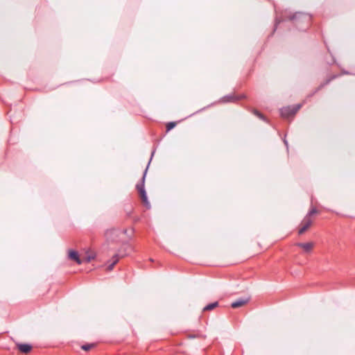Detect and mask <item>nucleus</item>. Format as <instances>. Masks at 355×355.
I'll return each mask as SVG.
<instances>
[{"label": "nucleus", "instance_id": "obj_19", "mask_svg": "<svg viewBox=\"0 0 355 355\" xmlns=\"http://www.w3.org/2000/svg\"><path fill=\"white\" fill-rule=\"evenodd\" d=\"M94 256H87L85 258L86 262H89L92 259H94Z\"/></svg>", "mask_w": 355, "mask_h": 355}, {"label": "nucleus", "instance_id": "obj_12", "mask_svg": "<svg viewBox=\"0 0 355 355\" xmlns=\"http://www.w3.org/2000/svg\"><path fill=\"white\" fill-rule=\"evenodd\" d=\"M296 245H297V246L302 248L304 250V251L306 253L310 252L313 247V243L311 242L297 243Z\"/></svg>", "mask_w": 355, "mask_h": 355}, {"label": "nucleus", "instance_id": "obj_4", "mask_svg": "<svg viewBox=\"0 0 355 355\" xmlns=\"http://www.w3.org/2000/svg\"><path fill=\"white\" fill-rule=\"evenodd\" d=\"M301 104H296L293 106H287L279 110L280 115L284 118H289L294 116L301 108Z\"/></svg>", "mask_w": 355, "mask_h": 355}, {"label": "nucleus", "instance_id": "obj_1", "mask_svg": "<svg viewBox=\"0 0 355 355\" xmlns=\"http://www.w3.org/2000/svg\"><path fill=\"white\" fill-rule=\"evenodd\" d=\"M287 19L292 21L296 28L301 31H306L311 25L312 16L308 13L296 12L293 15L287 14Z\"/></svg>", "mask_w": 355, "mask_h": 355}, {"label": "nucleus", "instance_id": "obj_14", "mask_svg": "<svg viewBox=\"0 0 355 355\" xmlns=\"http://www.w3.org/2000/svg\"><path fill=\"white\" fill-rule=\"evenodd\" d=\"M218 306V302H212V303H210L207 305H206L204 308H203V311H211V310H213L214 309H215L216 307H217Z\"/></svg>", "mask_w": 355, "mask_h": 355}, {"label": "nucleus", "instance_id": "obj_7", "mask_svg": "<svg viewBox=\"0 0 355 355\" xmlns=\"http://www.w3.org/2000/svg\"><path fill=\"white\" fill-rule=\"evenodd\" d=\"M249 300H250L249 297L239 299V300L233 302L231 304V306L234 309L241 307V306L246 304L249 302Z\"/></svg>", "mask_w": 355, "mask_h": 355}, {"label": "nucleus", "instance_id": "obj_6", "mask_svg": "<svg viewBox=\"0 0 355 355\" xmlns=\"http://www.w3.org/2000/svg\"><path fill=\"white\" fill-rule=\"evenodd\" d=\"M244 97H245L244 96H235L234 94H229V95H226L222 98V102H223V103L235 102V101H237L239 99H241Z\"/></svg>", "mask_w": 355, "mask_h": 355}, {"label": "nucleus", "instance_id": "obj_2", "mask_svg": "<svg viewBox=\"0 0 355 355\" xmlns=\"http://www.w3.org/2000/svg\"><path fill=\"white\" fill-rule=\"evenodd\" d=\"M155 151V150H153L152 151L150 159L148 162L147 167L146 168L145 171H144V174H143L142 178L141 180V182L137 183L136 185V188H137L138 192L139 193L140 197H141L143 202L144 203L145 206L148 209L150 208V205L149 201L148 200L147 194H146V190L144 188V184H145V179H146V175L147 171L148 168V166H149V164L152 160V158L154 155Z\"/></svg>", "mask_w": 355, "mask_h": 355}, {"label": "nucleus", "instance_id": "obj_3", "mask_svg": "<svg viewBox=\"0 0 355 355\" xmlns=\"http://www.w3.org/2000/svg\"><path fill=\"white\" fill-rule=\"evenodd\" d=\"M125 252L123 253L121 250L119 251V253L115 254L112 257L111 261H107V270L111 271L114 266L119 262V259L123 257L126 255H128L130 252L132 251V247L130 245H125Z\"/></svg>", "mask_w": 355, "mask_h": 355}, {"label": "nucleus", "instance_id": "obj_10", "mask_svg": "<svg viewBox=\"0 0 355 355\" xmlns=\"http://www.w3.org/2000/svg\"><path fill=\"white\" fill-rule=\"evenodd\" d=\"M286 17H287V11H285V12L284 14H282L281 16H278V15L276 16L275 27L273 29V32L271 33V35L274 34V32L276 31L278 24L283 22L284 21H285L287 19Z\"/></svg>", "mask_w": 355, "mask_h": 355}, {"label": "nucleus", "instance_id": "obj_21", "mask_svg": "<svg viewBox=\"0 0 355 355\" xmlns=\"http://www.w3.org/2000/svg\"><path fill=\"white\" fill-rule=\"evenodd\" d=\"M189 338H196V336H195V335L190 334V335L189 336Z\"/></svg>", "mask_w": 355, "mask_h": 355}, {"label": "nucleus", "instance_id": "obj_11", "mask_svg": "<svg viewBox=\"0 0 355 355\" xmlns=\"http://www.w3.org/2000/svg\"><path fill=\"white\" fill-rule=\"evenodd\" d=\"M337 76H333L332 77L327 79L324 82L322 83L315 89V91L311 94L309 97L313 96L315 94L318 92L320 89H322L324 86L328 85L333 79L336 78Z\"/></svg>", "mask_w": 355, "mask_h": 355}, {"label": "nucleus", "instance_id": "obj_18", "mask_svg": "<svg viewBox=\"0 0 355 355\" xmlns=\"http://www.w3.org/2000/svg\"><path fill=\"white\" fill-rule=\"evenodd\" d=\"M318 212V210L316 209V208L315 207H313L311 208V209L309 211V213L307 214L306 216H308V218H310V216L313 214H315Z\"/></svg>", "mask_w": 355, "mask_h": 355}, {"label": "nucleus", "instance_id": "obj_5", "mask_svg": "<svg viewBox=\"0 0 355 355\" xmlns=\"http://www.w3.org/2000/svg\"><path fill=\"white\" fill-rule=\"evenodd\" d=\"M312 224V220L308 218V216H306L304 218V220H302V226L300 228L299 231H298V234H304L308 229L309 227Z\"/></svg>", "mask_w": 355, "mask_h": 355}, {"label": "nucleus", "instance_id": "obj_8", "mask_svg": "<svg viewBox=\"0 0 355 355\" xmlns=\"http://www.w3.org/2000/svg\"><path fill=\"white\" fill-rule=\"evenodd\" d=\"M17 349L24 354L30 352L32 349V345L28 343H19L17 345Z\"/></svg>", "mask_w": 355, "mask_h": 355}, {"label": "nucleus", "instance_id": "obj_9", "mask_svg": "<svg viewBox=\"0 0 355 355\" xmlns=\"http://www.w3.org/2000/svg\"><path fill=\"white\" fill-rule=\"evenodd\" d=\"M286 17H287V11H285V12L284 14H282L281 16H278V15L276 16L275 27L273 29V32L271 33V35L274 34V32L276 31L278 24L283 22L284 21H285L287 19Z\"/></svg>", "mask_w": 355, "mask_h": 355}, {"label": "nucleus", "instance_id": "obj_17", "mask_svg": "<svg viewBox=\"0 0 355 355\" xmlns=\"http://www.w3.org/2000/svg\"><path fill=\"white\" fill-rule=\"evenodd\" d=\"M176 125V123L174 121L169 122L166 124V131H170Z\"/></svg>", "mask_w": 355, "mask_h": 355}, {"label": "nucleus", "instance_id": "obj_13", "mask_svg": "<svg viewBox=\"0 0 355 355\" xmlns=\"http://www.w3.org/2000/svg\"><path fill=\"white\" fill-rule=\"evenodd\" d=\"M69 258L73 261H75L78 264L82 263V261L79 257L78 252L76 250H69Z\"/></svg>", "mask_w": 355, "mask_h": 355}, {"label": "nucleus", "instance_id": "obj_16", "mask_svg": "<svg viewBox=\"0 0 355 355\" xmlns=\"http://www.w3.org/2000/svg\"><path fill=\"white\" fill-rule=\"evenodd\" d=\"M254 114L258 116L260 119L266 121V118L264 116L263 114H262L260 112H259L257 110H254Z\"/></svg>", "mask_w": 355, "mask_h": 355}, {"label": "nucleus", "instance_id": "obj_20", "mask_svg": "<svg viewBox=\"0 0 355 355\" xmlns=\"http://www.w3.org/2000/svg\"><path fill=\"white\" fill-rule=\"evenodd\" d=\"M284 143L285 146H286V148H288V141L286 139H284Z\"/></svg>", "mask_w": 355, "mask_h": 355}, {"label": "nucleus", "instance_id": "obj_15", "mask_svg": "<svg viewBox=\"0 0 355 355\" xmlns=\"http://www.w3.org/2000/svg\"><path fill=\"white\" fill-rule=\"evenodd\" d=\"M95 346H96L95 343H89V344L83 345L81 346V349L85 350V352H88L90 349L93 348Z\"/></svg>", "mask_w": 355, "mask_h": 355}, {"label": "nucleus", "instance_id": "obj_22", "mask_svg": "<svg viewBox=\"0 0 355 355\" xmlns=\"http://www.w3.org/2000/svg\"><path fill=\"white\" fill-rule=\"evenodd\" d=\"M343 73L348 74L349 73L347 71H344Z\"/></svg>", "mask_w": 355, "mask_h": 355}]
</instances>
